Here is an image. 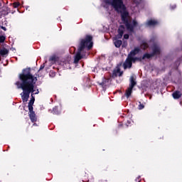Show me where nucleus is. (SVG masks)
<instances>
[{
	"label": "nucleus",
	"instance_id": "1",
	"mask_svg": "<svg viewBox=\"0 0 182 182\" xmlns=\"http://www.w3.org/2000/svg\"><path fill=\"white\" fill-rule=\"evenodd\" d=\"M19 79L22 82L18 81L16 85L18 89H22L23 92L21 94V99L23 102H28L29 95L31 94V100L28 102L29 117L33 123L36 121V115L33 112V103H35V97L33 95H38L39 90H36L35 84L38 81V78L31 74V69L26 68L23 70L21 74L19 75Z\"/></svg>",
	"mask_w": 182,
	"mask_h": 182
},
{
	"label": "nucleus",
	"instance_id": "2",
	"mask_svg": "<svg viewBox=\"0 0 182 182\" xmlns=\"http://www.w3.org/2000/svg\"><path fill=\"white\" fill-rule=\"evenodd\" d=\"M102 6L105 8L107 16L112 18L114 14V11H117L118 14H121L122 20L127 26V31L129 32H133L134 28L137 26V22L130 21L129 17V12L126 9V6L123 3V0H101ZM114 9V10H113Z\"/></svg>",
	"mask_w": 182,
	"mask_h": 182
},
{
	"label": "nucleus",
	"instance_id": "3",
	"mask_svg": "<svg viewBox=\"0 0 182 182\" xmlns=\"http://www.w3.org/2000/svg\"><path fill=\"white\" fill-rule=\"evenodd\" d=\"M92 36H87L84 39L81 40L80 46L78 48V52L77 53L75 59L74 63H78L83 58H86L89 53H85V49L87 48V50L93 47V41H92Z\"/></svg>",
	"mask_w": 182,
	"mask_h": 182
},
{
	"label": "nucleus",
	"instance_id": "4",
	"mask_svg": "<svg viewBox=\"0 0 182 182\" xmlns=\"http://www.w3.org/2000/svg\"><path fill=\"white\" fill-rule=\"evenodd\" d=\"M140 51V49L138 48H134V50L131 51V53L128 55V57L126 60V61L124 63V68L127 69V68H132V65L133 62H135L139 60L137 58H134L135 55H137L139 52Z\"/></svg>",
	"mask_w": 182,
	"mask_h": 182
},
{
	"label": "nucleus",
	"instance_id": "5",
	"mask_svg": "<svg viewBox=\"0 0 182 182\" xmlns=\"http://www.w3.org/2000/svg\"><path fill=\"white\" fill-rule=\"evenodd\" d=\"M126 31V28L124 26L121 25L118 29V34L117 36L114 38L113 42L116 46V48H120L122 46V41L119 39H122L123 38V33Z\"/></svg>",
	"mask_w": 182,
	"mask_h": 182
},
{
	"label": "nucleus",
	"instance_id": "6",
	"mask_svg": "<svg viewBox=\"0 0 182 182\" xmlns=\"http://www.w3.org/2000/svg\"><path fill=\"white\" fill-rule=\"evenodd\" d=\"M129 88L126 90L125 92V96L126 97L129 98L130 97L132 92H133V88L134 87V86H136V75H133L130 77L129 79Z\"/></svg>",
	"mask_w": 182,
	"mask_h": 182
},
{
	"label": "nucleus",
	"instance_id": "7",
	"mask_svg": "<svg viewBox=\"0 0 182 182\" xmlns=\"http://www.w3.org/2000/svg\"><path fill=\"white\" fill-rule=\"evenodd\" d=\"M151 49H152L153 53L144 54L143 56V59H150V58H151V56H154V55H159V53H160V48H159V46L154 44L151 46Z\"/></svg>",
	"mask_w": 182,
	"mask_h": 182
},
{
	"label": "nucleus",
	"instance_id": "8",
	"mask_svg": "<svg viewBox=\"0 0 182 182\" xmlns=\"http://www.w3.org/2000/svg\"><path fill=\"white\" fill-rule=\"evenodd\" d=\"M122 75H123V72L120 71V67L118 65L113 71L112 77H116V76H122Z\"/></svg>",
	"mask_w": 182,
	"mask_h": 182
},
{
	"label": "nucleus",
	"instance_id": "9",
	"mask_svg": "<svg viewBox=\"0 0 182 182\" xmlns=\"http://www.w3.org/2000/svg\"><path fill=\"white\" fill-rule=\"evenodd\" d=\"M159 21H157L156 20L150 19L146 22V26H156V25H157Z\"/></svg>",
	"mask_w": 182,
	"mask_h": 182
},
{
	"label": "nucleus",
	"instance_id": "10",
	"mask_svg": "<svg viewBox=\"0 0 182 182\" xmlns=\"http://www.w3.org/2000/svg\"><path fill=\"white\" fill-rule=\"evenodd\" d=\"M141 4V0H132L133 8H139Z\"/></svg>",
	"mask_w": 182,
	"mask_h": 182
},
{
	"label": "nucleus",
	"instance_id": "11",
	"mask_svg": "<svg viewBox=\"0 0 182 182\" xmlns=\"http://www.w3.org/2000/svg\"><path fill=\"white\" fill-rule=\"evenodd\" d=\"M9 53V51L6 48L0 49V56H6Z\"/></svg>",
	"mask_w": 182,
	"mask_h": 182
},
{
	"label": "nucleus",
	"instance_id": "12",
	"mask_svg": "<svg viewBox=\"0 0 182 182\" xmlns=\"http://www.w3.org/2000/svg\"><path fill=\"white\" fill-rule=\"evenodd\" d=\"M173 99H180L181 97V92L180 91H176L173 93Z\"/></svg>",
	"mask_w": 182,
	"mask_h": 182
},
{
	"label": "nucleus",
	"instance_id": "13",
	"mask_svg": "<svg viewBox=\"0 0 182 182\" xmlns=\"http://www.w3.org/2000/svg\"><path fill=\"white\" fill-rule=\"evenodd\" d=\"M149 45L146 41H143L142 43L141 44V49H146L148 48Z\"/></svg>",
	"mask_w": 182,
	"mask_h": 182
},
{
	"label": "nucleus",
	"instance_id": "14",
	"mask_svg": "<svg viewBox=\"0 0 182 182\" xmlns=\"http://www.w3.org/2000/svg\"><path fill=\"white\" fill-rule=\"evenodd\" d=\"M58 110V107H55L53 109V112L55 114H59V112L56 111Z\"/></svg>",
	"mask_w": 182,
	"mask_h": 182
},
{
	"label": "nucleus",
	"instance_id": "15",
	"mask_svg": "<svg viewBox=\"0 0 182 182\" xmlns=\"http://www.w3.org/2000/svg\"><path fill=\"white\" fill-rule=\"evenodd\" d=\"M4 42H5V36H0V43H2Z\"/></svg>",
	"mask_w": 182,
	"mask_h": 182
},
{
	"label": "nucleus",
	"instance_id": "16",
	"mask_svg": "<svg viewBox=\"0 0 182 182\" xmlns=\"http://www.w3.org/2000/svg\"><path fill=\"white\" fill-rule=\"evenodd\" d=\"M138 109H139V110H141V109H144V105L143 104H141V103H140V104L139 105Z\"/></svg>",
	"mask_w": 182,
	"mask_h": 182
},
{
	"label": "nucleus",
	"instance_id": "17",
	"mask_svg": "<svg viewBox=\"0 0 182 182\" xmlns=\"http://www.w3.org/2000/svg\"><path fill=\"white\" fill-rule=\"evenodd\" d=\"M19 5H21L19 4V2H15V3H14L13 6H14V8H18V6H19Z\"/></svg>",
	"mask_w": 182,
	"mask_h": 182
},
{
	"label": "nucleus",
	"instance_id": "18",
	"mask_svg": "<svg viewBox=\"0 0 182 182\" xmlns=\"http://www.w3.org/2000/svg\"><path fill=\"white\" fill-rule=\"evenodd\" d=\"M132 122H133V121H132V120L127 121V126H130V124H132Z\"/></svg>",
	"mask_w": 182,
	"mask_h": 182
},
{
	"label": "nucleus",
	"instance_id": "19",
	"mask_svg": "<svg viewBox=\"0 0 182 182\" xmlns=\"http://www.w3.org/2000/svg\"><path fill=\"white\" fill-rule=\"evenodd\" d=\"M129 38V34L124 35V39H127Z\"/></svg>",
	"mask_w": 182,
	"mask_h": 182
},
{
	"label": "nucleus",
	"instance_id": "20",
	"mask_svg": "<svg viewBox=\"0 0 182 182\" xmlns=\"http://www.w3.org/2000/svg\"><path fill=\"white\" fill-rule=\"evenodd\" d=\"M127 46V43H124L122 45V48H126Z\"/></svg>",
	"mask_w": 182,
	"mask_h": 182
},
{
	"label": "nucleus",
	"instance_id": "21",
	"mask_svg": "<svg viewBox=\"0 0 182 182\" xmlns=\"http://www.w3.org/2000/svg\"><path fill=\"white\" fill-rule=\"evenodd\" d=\"M43 68H45V65H41V67H40V70H42V69H43Z\"/></svg>",
	"mask_w": 182,
	"mask_h": 182
},
{
	"label": "nucleus",
	"instance_id": "22",
	"mask_svg": "<svg viewBox=\"0 0 182 182\" xmlns=\"http://www.w3.org/2000/svg\"><path fill=\"white\" fill-rule=\"evenodd\" d=\"M1 29H3V31H6V28L4 26H1Z\"/></svg>",
	"mask_w": 182,
	"mask_h": 182
},
{
	"label": "nucleus",
	"instance_id": "23",
	"mask_svg": "<svg viewBox=\"0 0 182 182\" xmlns=\"http://www.w3.org/2000/svg\"><path fill=\"white\" fill-rule=\"evenodd\" d=\"M176 8V5H173V6L171 7V9H175Z\"/></svg>",
	"mask_w": 182,
	"mask_h": 182
},
{
	"label": "nucleus",
	"instance_id": "24",
	"mask_svg": "<svg viewBox=\"0 0 182 182\" xmlns=\"http://www.w3.org/2000/svg\"><path fill=\"white\" fill-rule=\"evenodd\" d=\"M50 60H55V58L52 57Z\"/></svg>",
	"mask_w": 182,
	"mask_h": 182
},
{
	"label": "nucleus",
	"instance_id": "25",
	"mask_svg": "<svg viewBox=\"0 0 182 182\" xmlns=\"http://www.w3.org/2000/svg\"><path fill=\"white\" fill-rule=\"evenodd\" d=\"M33 126H36V124H33Z\"/></svg>",
	"mask_w": 182,
	"mask_h": 182
}]
</instances>
